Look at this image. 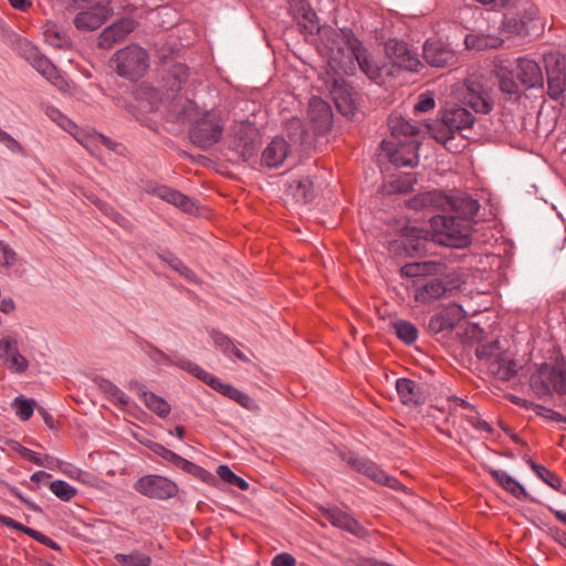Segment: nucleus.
<instances>
[{
    "label": "nucleus",
    "instance_id": "nucleus-1",
    "mask_svg": "<svg viewBox=\"0 0 566 566\" xmlns=\"http://www.w3.org/2000/svg\"><path fill=\"white\" fill-rule=\"evenodd\" d=\"M325 33L328 46L325 50L327 72L334 75H354L357 67L371 81H382L391 74L388 65H379L367 53L361 41L352 29L342 28L339 31L327 30Z\"/></svg>",
    "mask_w": 566,
    "mask_h": 566
},
{
    "label": "nucleus",
    "instance_id": "nucleus-2",
    "mask_svg": "<svg viewBox=\"0 0 566 566\" xmlns=\"http://www.w3.org/2000/svg\"><path fill=\"white\" fill-rule=\"evenodd\" d=\"M166 120L180 126L191 125L189 138L201 149H208L217 144L223 132L217 114L199 109L192 101L180 95H177L167 106Z\"/></svg>",
    "mask_w": 566,
    "mask_h": 566
},
{
    "label": "nucleus",
    "instance_id": "nucleus-3",
    "mask_svg": "<svg viewBox=\"0 0 566 566\" xmlns=\"http://www.w3.org/2000/svg\"><path fill=\"white\" fill-rule=\"evenodd\" d=\"M407 206L415 210L427 208L446 209L447 207H452L458 213L455 217L458 219H465L470 224L480 210L478 200L471 197L465 196L453 200L437 189L416 195L407 201Z\"/></svg>",
    "mask_w": 566,
    "mask_h": 566
},
{
    "label": "nucleus",
    "instance_id": "nucleus-4",
    "mask_svg": "<svg viewBox=\"0 0 566 566\" xmlns=\"http://www.w3.org/2000/svg\"><path fill=\"white\" fill-rule=\"evenodd\" d=\"M431 241L454 249H463L471 243V228L465 219L449 214H437L430 218Z\"/></svg>",
    "mask_w": 566,
    "mask_h": 566
},
{
    "label": "nucleus",
    "instance_id": "nucleus-5",
    "mask_svg": "<svg viewBox=\"0 0 566 566\" xmlns=\"http://www.w3.org/2000/svg\"><path fill=\"white\" fill-rule=\"evenodd\" d=\"M474 122L475 116L465 107L458 104L449 105L441 112L440 123L432 129V134L437 142L448 147L455 135L469 138Z\"/></svg>",
    "mask_w": 566,
    "mask_h": 566
},
{
    "label": "nucleus",
    "instance_id": "nucleus-6",
    "mask_svg": "<svg viewBox=\"0 0 566 566\" xmlns=\"http://www.w3.org/2000/svg\"><path fill=\"white\" fill-rule=\"evenodd\" d=\"M179 368L188 371L202 382L207 384L210 388L221 394L222 396L238 402L241 407L247 410H254L256 408L255 401L245 392L239 390L231 384L223 382L220 378L208 373L199 365L190 361L189 359H180L178 363Z\"/></svg>",
    "mask_w": 566,
    "mask_h": 566
},
{
    "label": "nucleus",
    "instance_id": "nucleus-7",
    "mask_svg": "<svg viewBox=\"0 0 566 566\" xmlns=\"http://www.w3.org/2000/svg\"><path fill=\"white\" fill-rule=\"evenodd\" d=\"M530 386L538 397L566 394V368L544 363L531 375Z\"/></svg>",
    "mask_w": 566,
    "mask_h": 566
},
{
    "label": "nucleus",
    "instance_id": "nucleus-8",
    "mask_svg": "<svg viewBox=\"0 0 566 566\" xmlns=\"http://www.w3.org/2000/svg\"><path fill=\"white\" fill-rule=\"evenodd\" d=\"M19 54L24 57L43 77L61 92H67L70 84L59 72L56 66L43 55L38 48L25 39H19L17 42Z\"/></svg>",
    "mask_w": 566,
    "mask_h": 566
},
{
    "label": "nucleus",
    "instance_id": "nucleus-9",
    "mask_svg": "<svg viewBox=\"0 0 566 566\" xmlns=\"http://www.w3.org/2000/svg\"><path fill=\"white\" fill-rule=\"evenodd\" d=\"M114 61L117 74L130 81L143 77L149 66L147 51L137 44L118 50L114 55Z\"/></svg>",
    "mask_w": 566,
    "mask_h": 566
},
{
    "label": "nucleus",
    "instance_id": "nucleus-10",
    "mask_svg": "<svg viewBox=\"0 0 566 566\" xmlns=\"http://www.w3.org/2000/svg\"><path fill=\"white\" fill-rule=\"evenodd\" d=\"M134 490L144 496L156 500L172 499L179 491L174 481L157 474H147L139 478L134 483Z\"/></svg>",
    "mask_w": 566,
    "mask_h": 566
},
{
    "label": "nucleus",
    "instance_id": "nucleus-11",
    "mask_svg": "<svg viewBox=\"0 0 566 566\" xmlns=\"http://www.w3.org/2000/svg\"><path fill=\"white\" fill-rule=\"evenodd\" d=\"M296 12L300 18L298 25L302 29V32L307 35H315L317 34L319 36V43L317 45L318 53L325 60V50L323 46H328L325 33H327V30L332 31H339L340 29H334L328 25H321L317 19V15L315 11L310 7L307 2L301 1L296 6Z\"/></svg>",
    "mask_w": 566,
    "mask_h": 566
},
{
    "label": "nucleus",
    "instance_id": "nucleus-12",
    "mask_svg": "<svg viewBox=\"0 0 566 566\" xmlns=\"http://www.w3.org/2000/svg\"><path fill=\"white\" fill-rule=\"evenodd\" d=\"M386 54L394 65L400 69L418 72L422 65L417 52L411 50L405 41L391 39L386 42Z\"/></svg>",
    "mask_w": 566,
    "mask_h": 566
},
{
    "label": "nucleus",
    "instance_id": "nucleus-13",
    "mask_svg": "<svg viewBox=\"0 0 566 566\" xmlns=\"http://www.w3.org/2000/svg\"><path fill=\"white\" fill-rule=\"evenodd\" d=\"M411 289L415 301L423 305L441 298L449 290L447 283L438 277L415 280Z\"/></svg>",
    "mask_w": 566,
    "mask_h": 566
},
{
    "label": "nucleus",
    "instance_id": "nucleus-14",
    "mask_svg": "<svg viewBox=\"0 0 566 566\" xmlns=\"http://www.w3.org/2000/svg\"><path fill=\"white\" fill-rule=\"evenodd\" d=\"M536 13L533 7L523 11L507 12L504 14L503 25L510 33L528 35L536 29Z\"/></svg>",
    "mask_w": 566,
    "mask_h": 566
},
{
    "label": "nucleus",
    "instance_id": "nucleus-15",
    "mask_svg": "<svg viewBox=\"0 0 566 566\" xmlns=\"http://www.w3.org/2000/svg\"><path fill=\"white\" fill-rule=\"evenodd\" d=\"M390 142H382V148L388 153L389 160L397 167H416L419 164L418 150L420 143L411 139L406 143H400L396 149L389 147Z\"/></svg>",
    "mask_w": 566,
    "mask_h": 566
},
{
    "label": "nucleus",
    "instance_id": "nucleus-16",
    "mask_svg": "<svg viewBox=\"0 0 566 566\" xmlns=\"http://www.w3.org/2000/svg\"><path fill=\"white\" fill-rule=\"evenodd\" d=\"M308 118L315 135H325L333 126V112L328 103L319 97L311 98Z\"/></svg>",
    "mask_w": 566,
    "mask_h": 566
},
{
    "label": "nucleus",
    "instance_id": "nucleus-17",
    "mask_svg": "<svg viewBox=\"0 0 566 566\" xmlns=\"http://www.w3.org/2000/svg\"><path fill=\"white\" fill-rule=\"evenodd\" d=\"M323 516L335 527L340 528L359 538L368 536V531L348 512L331 506L323 510Z\"/></svg>",
    "mask_w": 566,
    "mask_h": 566
},
{
    "label": "nucleus",
    "instance_id": "nucleus-18",
    "mask_svg": "<svg viewBox=\"0 0 566 566\" xmlns=\"http://www.w3.org/2000/svg\"><path fill=\"white\" fill-rule=\"evenodd\" d=\"M335 76L331 88L332 98L338 112L344 116L350 117L355 114L356 109L353 88L346 84L344 75Z\"/></svg>",
    "mask_w": 566,
    "mask_h": 566
},
{
    "label": "nucleus",
    "instance_id": "nucleus-19",
    "mask_svg": "<svg viewBox=\"0 0 566 566\" xmlns=\"http://www.w3.org/2000/svg\"><path fill=\"white\" fill-rule=\"evenodd\" d=\"M135 29V20L123 18L102 31L97 40V45L101 49H111L114 44L124 41Z\"/></svg>",
    "mask_w": 566,
    "mask_h": 566
},
{
    "label": "nucleus",
    "instance_id": "nucleus-20",
    "mask_svg": "<svg viewBox=\"0 0 566 566\" xmlns=\"http://www.w3.org/2000/svg\"><path fill=\"white\" fill-rule=\"evenodd\" d=\"M517 80L525 88H542L544 75L539 64L527 56L516 59Z\"/></svg>",
    "mask_w": 566,
    "mask_h": 566
},
{
    "label": "nucleus",
    "instance_id": "nucleus-21",
    "mask_svg": "<svg viewBox=\"0 0 566 566\" xmlns=\"http://www.w3.org/2000/svg\"><path fill=\"white\" fill-rule=\"evenodd\" d=\"M0 358L14 373L22 374L29 367L28 359L20 354L18 340L11 336H4L0 339Z\"/></svg>",
    "mask_w": 566,
    "mask_h": 566
},
{
    "label": "nucleus",
    "instance_id": "nucleus-22",
    "mask_svg": "<svg viewBox=\"0 0 566 566\" xmlns=\"http://www.w3.org/2000/svg\"><path fill=\"white\" fill-rule=\"evenodd\" d=\"M424 61L436 67H443L455 62V53L448 45L437 40H427L423 44Z\"/></svg>",
    "mask_w": 566,
    "mask_h": 566
},
{
    "label": "nucleus",
    "instance_id": "nucleus-23",
    "mask_svg": "<svg viewBox=\"0 0 566 566\" xmlns=\"http://www.w3.org/2000/svg\"><path fill=\"white\" fill-rule=\"evenodd\" d=\"M431 241V230L418 227H408L403 233V248L408 254L422 255L428 251Z\"/></svg>",
    "mask_w": 566,
    "mask_h": 566
},
{
    "label": "nucleus",
    "instance_id": "nucleus-24",
    "mask_svg": "<svg viewBox=\"0 0 566 566\" xmlns=\"http://www.w3.org/2000/svg\"><path fill=\"white\" fill-rule=\"evenodd\" d=\"M463 102L475 113L489 114L493 108V103L488 91L474 82L467 84Z\"/></svg>",
    "mask_w": 566,
    "mask_h": 566
},
{
    "label": "nucleus",
    "instance_id": "nucleus-25",
    "mask_svg": "<svg viewBox=\"0 0 566 566\" xmlns=\"http://www.w3.org/2000/svg\"><path fill=\"white\" fill-rule=\"evenodd\" d=\"M129 388L136 390L146 405V407L160 418H166L170 413V405L161 397L146 390L145 386L136 380L129 382Z\"/></svg>",
    "mask_w": 566,
    "mask_h": 566
},
{
    "label": "nucleus",
    "instance_id": "nucleus-26",
    "mask_svg": "<svg viewBox=\"0 0 566 566\" xmlns=\"http://www.w3.org/2000/svg\"><path fill=\"white\" fill-rule=\"evenodd\" d=\"M290 153L289 143L281 137H275L262 153V164L269 168L281 166Z\"/></svg>",
    "mask_w": 566,
    "mask_h": 566
},
{
    "label": "nucleus",
    "instance_id": "nucleus-27",
    "mask_svg": "<svg viewBox=\"0 0 566 566\" xmlns=\"http://www.w3.org/2000/svg\"><path fill=\"white\" fill-rule=\"evenodd\" d=\"M490 474L505 491L520 501H532L535 500L530 495L525 488L506 471L491 469Z\"/></svg>",
    "mask_w": 566,
    "mask_h": 566
},
{
    "label": "nucleus",
    "instance_id": "nucleus-28",
    "mask_svg": "<svg viewBox=\"0 0 566 566\" xmlns=\"http://www.w3.org/2000/svg\"><path fill=\"white\" fill-rule=\"evenodd\" d=\"M156 195L160 199L180 208L185 212L192 213L197 210L196 202L178 190L160 186L156 189Z\"/></svg>",
    "mask_w": 566,
    "mask_h": 566
},
{
    "label": "nucleus",
    "instance_id": "nucleus-29",
    "mask_svg": "<svg viewBox=\"0 0 566 566\" xmlns=\"http://www.w3.org/2000/svg\"><path fill=\"white\" fill-rule=\"evenodd\" d=\"M388 126L391 135L396 138L400 136L415 138L421 130L418 123H412L401 115H391L388 119Z\"/></svg>",
    "mask_w": 566,
    "mask_h": 566
},
{
    "label": "nucleus",
    "instance_id": "nucleus-30",
    "mask_svg": "<svg viewBox=\"0 0 566 566\" xmlns=\"http://www.w3.org/2000/svg\"><path fill=\"white\" fill-rule=\"evenodd\" d=\"M492 374L501 380H510L518 371L517 363L505 355H497L489 366Z\"/></svg>",
    "mask_w": 566,
    "mask_h": 566
},
{
    "label": "nucleus",
    "instance_id": "nucleus-31",
    "mask_svg": "<svg viewBox=\"0 0 566 566\" xmlns=\"http://www.w3.org/2000/svg\"><path fill=\"white\" fill-rule=\"evenodd\" d=\"M286 192L296 202H308L314 198L313 182L307 177L292 180L287 186Z\"/></svg>",
    "mask_w": 566,
    "mask_h": 566
},
{
    "label": "nucleus",
    "instance_id": "nucleus-32",
    "mask_svg": "<svg viewBox=\"0 0 566 566\" xmlns=\"http://www.w3.org/2000/svg\"><path fill=\"white\" fill-rule=\"evenodd\" d=\"M439 264L436 262H412L400 268V275L403 277L428 279V275L438 272Z\"/></svg>",
    "mask_w": 566,
    "mask_h": 566
},
{
    "label": "nucleus",
    "instance_id": "nucleus-33",
    "mask_svg": "<svg viewBox=\"0 0 566 566\" xmlns=\"http://www.w3.org/2000/svg\"><path fill=\"white\" fill-rule=\"evenodd\" d=\"M496 77L502 93L506 94L510 98H517L520 96V81L515 78L512 70L500 66Z\"/></svg>",
    "mask_w": 566,
    "mask_h": 566
},
{
    "label": "nucleus",
    "instance_id": "nucleus-34",
    "mask_svg": "<svg viewBox=\"0 0 566 566\" xmlns=\"http://www.w3.org/2000/svg\"><path fill=\"white\" fill-rule=\"evenodd\" d=\"M397 394L403 405H417L420 399L419 386L408 378H399L396 381Z\"/></svg>",
    "mask_w": 566,
    "mask_h": 566
},
{
    "label": "nucleus",
    "instance_id": "nucleus-35",
    "mask_svg": "<svg viewBox=\"0 0 566 566\" xmlns=\"http://www.w3.org/2000/svg\"><path fill=\"white\" fill-rule=\"evenodd\" d=\"M461 311L462 307L457 305L448 308L446 312L432 315L428 322V329L434 334L452 329L455 324L453 319L450 317V314L459 313Z\"/></svg>",
    "mask_w": 566,
    "mask_h": 566
},
{
    "label": "nucleus",
    "instance_id": "nucleus-36",
    "mask_svg": "<svg viewBox=\"0 0 566 566\" xmlns=\"http://www.w3.org/2000/svg\"><path fill=\"white\" fill-rule=\"evenodd\" d=\"M547 76V94L554 99L558 101L566 90V70H556L546 72Z\"/></svg>",
    "mask_w": 566,
    "mask_h": 566
},
{
    "label": "nucleus",
    "instance_id": "nucleus-37",
    "mask_svg": "<svg viewBox=\"0 0 566 566\" xmlns=\"http://www.w3.org/2000/svg\"><path fill=\"white\" fill-rule=\"evenodd\" d=\"M211 338L214 345L228 357H235L242 361H247V356L235 347L232 339L221 332L212 331Z\"/></svg>",
    "mask_w": 566,
    "mask_h": 566
},
{
    "label": "nucleus",
    "instance_id": "nucleus-38",
    "mask_svg": "<svg viewBox=\"0 0 566 566\" xmlns=\"http://www.w3.org/2000/svg\"><path fill=\"white\" fill-rule=\"evenodd\" d=\"M114 559L119 566H150L151 557L149 554L144 553L139 549L132 551L129 553H117L114 555Z\"/></svg>",
    "mask_w": 566,
    "mask_h": 566
},
{
    "label": "nucleus",
    "instance_id": "nucleus-39",
    "mask_svg": "<svg viewBox=\"0 0 566 566\" xmlns=\"http://www.w3.org/2000/svg\"><path fill=\"white\" fill-rule=\"evenodd\" d=\"M158 258L167 263L174 271L185 276L189 281H195V273L187 268L184 262L169 250H160L157 253Z\"/></svg>",
    "mask_w": 566,
    "mask_h": 566
},
{
    "label": "nucleus",
    "instance_id": "nucleus-40",
    "mask_svg": "<svg viewBox=\"0 0 566 566\" xmlns=\"http://www.w3.org/2000/svg\"><path fill=\"white\" fill-rule=\"evenodd\" d=\"M503 43V40L495 36H489V35H467L465 36V45L469 49H475V50H485V49H496L501 46Z\"/></svg>",
    "mask_w": 566,
    "mask_h": 566
},
{
    "label": "nucleus",
    "instance_id": "nucleus-41",
    "mask_svg": "<svg viewBox=\"0 0 566 566\" xmlns=\"http://www.w3.org/2000/svg\"><path fill=\"white\" fill-rule=\"evenodd\" d=\"M392 327L397 337L407 345L413 344L418 338V328L408 321H396Z\"/></svg>",
    "mask_w": 566,
    "mask_h": 566
},
{
    "label": "nucleus",
    "instance_id": "nucleus-42",
    "mask_svg": "<svg viewBox=\"0 0 566 566\" xmlns=\"http://www.w3.org/2000/svg\"><path fill=\"white\" fill-rule=\"evenodd\" d=\"M45 114L65 132L74 135L75 130L77 129L75 123L65 116L59 108L54 106H48Z\"/></svg>",
    "mask_w": 566,
    "mask_h": 566
},
{
    "label": "nucleus",
    "instance_id": "nucleus-43",
    "mask_svg": "<svg viewBox=\"0 0 566 566\" xmlns=\"http://www.w3.org/2000/svg\"><path fill=\"white\" fill-rule=\"evenodd\" d=\"M189 75L188 67L185 64L177 63L171 66L168 72V81L171 78L172 83L169 84L172 92L181 90V85L187 81Z\"/></svg>",
    "mask_w": 566,
    "mask_h": 566
},
{
    "label": "nucleus",
    "instance_id": "nucleus-44",
    "mask_svg": "<svg viewBox=\"0 0 566 566\" xmlns=\"http://www.w3.org/2000/svg\"><path fill=\"white\" fill-rule=\"evenodd\" d=\"M34 403L35 401L33 399H27L22 395H20L14 398L12 407L14 408L15 415L19 417V419L22 421H27L33 415Z\"/></svg>",
    "mask_w": 566,
    "mask_h": 566
},
{
    "label": "nucleus",
    "instance_id": "nucleus-45",
    "mask_svg": "<svg viewBox=\"0 0 566 566\" xmlns=\"http://www.w3.org/2000/svg\"><path fill=\"white\" fill-rule=\"evenodd\" d=\"M217 473L222 481L237 486L242 491H247L249 489V483L241 476L237 475L228 465H219Z\"/></svg>",
    "mask_w": 566,
    "mask_h": 566
},
{
    "label": "nucleus",
    "instance_id": "nucleus-46",
    "mask_svg": "<svg viewBox=\"0 0 566 566\" xmlns=\"http://www.w3.org/2000/svg\"><path fill=\"white\" fill-rule=\"evenodd\" d=\"M364 475L368 476L370 480L379 484L387 485L392 489L398 483V481L395 478L388 475L375 462H371V464L369 465L368 470Z\"/></svg>",
    "mask_w": 566,
    "mask_h": 566
},
{
    "label": "nucleus",
    "instance_id": "nucleus-47",
    "mask_svg": "<svg viewBox=\"0 0 566 566\" xmlns=\"http://www.w3.org/2000/svg\"><path fill=\"white\" fill-rule=\"evenodd\" d=\"M50 491L62 501H70L77 491L70 483L63 480H55L50 483Z\"/></svg>",
    "mask_w": 566,
    "mask_h": 566
},
{
    "label": "nucleus",
    "instance_id": "nucleus-48",
    "mask_svg": "<svg viewBox=\"0 0 566 566\" xmlns=\"http://www.w3.org/2000/svg\"><path fill=\"white\" fill-rule=\"evenodd\" d=\"M461 417L479 433H492V426L481 419L475 408L470 412H461Z\"/></svg>",
    "mask_w": 566,
    "mask_h": 566
},
{
    "label": "nucleus",
    "instance_id": "nucleus-49",
    "mask_svg": "<svg viewBox=\"0 0 566 566\" xmlns=\"http://www.w3.org/2000/svg\"><path fill=\"white\" fill-rule=\"evenodd\" d=\"M546 72L566 70V57L559 51H549L543 55Z\"/></svg>",
    "mask_w": 566,
    "mask_h": 566
},
{
    "label": "nucleus",
    "instance_id": "nucleus-50",
    "mask_svg": "<svg viewBox=\"0 0 566 566\" xmlns=\"http://www.w3.org/2000/svg\"><path fill=\"white\" fill-rule=\"evenodd\" d=\"M10 444H11L12 449L15 452H18L23 459H25L36 465H40V467L46 465V462L43 461V454L22 446L18 441H11Z\"/></svg>",
    "mask_w": 566,
    "mask_h": 566
},
{
    "label": "nucleus",
    "instance_id": "nucleus-51",
    "mask_svg": "<svg viewBox=\"0 0 566 566\" xmlns=\"http://www.w3.org/2000/svg\"><path fill=\"white\" fill-rule=\"evenodd\" d=\"M151 450L157 455H159L160 458H163L167 462L174 464L178 469H180L182 467L184 462L186 461V459L182 458L181 455L177 454L176 452H174V451H171V450L167 449L166 447H164L161 444H158V443H155L154 447L151 448Z\"/></svg>",
    "mask_w": 566,
    "mask_h": 566
},
{
    "label": "nucleus",
    "instance_id": "nucleus-52",
    "mask_svg": "<svg viewBox=\"0 0 566 566\" xmlns=\"http://www.w3.org/2000/svg\"><path fill=\"white\" fill-rule=\"evenodd\" d=\"M18 263V254L4 241L0 240V266L11 269Z\"/></svg>",
    "mask_w": 566,
    "mask_h": 566
},
{
    "label": "nucleus",
    "instance_id": "nucleus-53",
    "mask_svg": "<svg viewBox=\"0 0 566 566\" xmlns=\"http://www.w3.org/2000/svg\"><path fill=\"white\" fill-rule=\"evenodd\" d=\"M534 473L544 481L547 485L553 488L554 490H560L563 486V481L559 476H557L554 472L548 470L545 467H535Z\"/></svg>",
    "mask_w": 566,
    "mask_h": 566
},
{
    "label": "nucleus",
    "instance_id": "nucleus-54",
    "mask_svg": "<svg viewBox=\"0 0 566 566\" xmlns=\"http://www.w3.org/2000/svg\"><path fill=\"white\" fill-rule=\"evenodd\" d=\"M147 355L158 366H177V367H179V365L177 363L180 359H186L185 357L172 359L171 357L166 355L164 352H161L160 349H158L154 346L149 347Z\"/></svg>",
    "mask_w": 566,
    "mask_h": 566
},
{
    "label": "nucleus",
    "instance_id": "nucleus-55",
    "mask_svg": "<svg viewBox=\"0 0 566 566\" xmlns=\"http://www.w3.org/2000/svg\"><path fill=\"white\" fill-rule=\"evenodd\" d=\"M417 184V178L413 174L408 172L399 176L392 184V188L396 192L408 193L413 190V186Z\"/></svg>",
    "mask_w": 566,
    "mask_h": 566
},
{
    "label": "nucleus",
    "instance_id": "nucleus-56",
    "mask_svg": "<svg viewBox=\"0 0 566 566\" xmlns=\"http://www.w3.org/2000/svg\"><path fill=\"white\" fill-rule=\"evenodd\" d=\"M343 460L355 471L365 474L368 470L369 465L371 464V460L358 457L354 453H347L343 455Z\"/></svg>",
    "mask_w": 566,
    "mask_h": 566
},
{
    "label": "nucleus",
    "instance_id": "nucleus-57",
    "mask_svg": "<svg viewBox=\"0 0 566 566\" xmlns=\"http://www.w3.org/2000/svg\"><path fill=\"white\" fill-rule=\"evenodd\" d=\"M180 469L203 482H210L213 480V475L209 471L191 461H188L187 459Z\"/></svg>",
    "mask_w": 566,
    "mask_h": 566
},
{
    "label": "nucleus",
    "instance_id": "nucleus-58",
    "mask_svg": "<svg viewBox=\"0 0 566 566\" xmlns=\"http://www.w3.org/2000/svg\"><path fill=\"white\" fill-rule=\"evenodd\" d=\"M436 101L430 92H426L419 95L418 102L413 106V113H426L433 109Z\"/></svg>",
    "mask_w": 566,
    "mask_h": 566
},
{
    "label": "nucleus",
    "instance_id": "nucleus-59",
    "mask_svg": "<svg viewBox=\"0 0 566 566\" xmlns=\"http://www.w3.org/2000/svg\"><path fill=\"white\" fill-rule=\"evenodd\" d=\"M44 34L46 41L55 48H62L66 43L65 36L59 31L53 30V27H48Z\"/></svg>",
    "mask_w": 566,
    "mask_h": 566
},
{
    "label": "nucleus",
    "instance_id": "nucleus-60",
    "mask_svg": "<svg viewBox=\"0 0 566 566\" xmlns=\"http://www.w3.org/2000/svg\"><path fill=\"white\" fill-rule=\"evenodd\" d=\"M499 342H492L490 344L480 345L476 347L475 354L479 359H491L495 354Z\"/></svg>",
    "mask_w": 566,
    "mask_h": 566
},
{
    "label": "nucleus",
    "instance_id": "nucleus-61",
    "mask_svg": "<svg viewBox=\"0 0 566 566\" xmlns=\"http://www.w3.org/2000/svg\"><path fill=\"white\" fill-rule=\"evenodd\" d=\"M25 534L29 535L31 538L38 541L39 543L46 545L48 547H51L53 549H60V545L56 542H54L52 538L48 537L46 535L42 534L36 530H28L25 531Z\"/></svg>",
    "mask_w": 566,
    "mask_h": 566
},
{
    "label": "nucleus",
    "instance_id": "nucleus-62",
    "mask_svg": "<svg viewBox=\"0 0 566 566\" xmlns=\"http://www.w3.org/2000/svg\"><path fill=\"white\" fill-rule=\"evenodd\" d=\"M536 413L543 418L549 419L555 422H566V417L544 406H536Z\"/></svg>",
    "mask_w": 566,
    "mask_h": 566
},
{
    "label": "nucleus",
    "instance_id": "nucleus-63",
    "mask_svg": "<svg viewBox=\"0 0 566 566\" xmlns=\"http://www.w3.org/2000/svg\"><path fill=\"white\" fill-rule=\"evenodd\" d=\"M449 403L453 411H457L458 408H461L462 412H470L475 408L472 403L458 396L449 397Z\"/></svg>",
    "mask_w": 566,
    "mask_h": 566
},
{
    "label": "nucleus",
    "instance_id": "nucleus-64",
    "mask_svg": "<svg viewBox=\"0 0 566 566\" xmlns=\"http://www.w3.org/2000/svg\"><path fill=\"white\" fill-rule=\"evenodd\" d=\"M272 566H295L296 559L289 553H280L272 559Z\"/></svg>",
    "mask_w": 566,
    "mask_h": 566
}]
</instances>
